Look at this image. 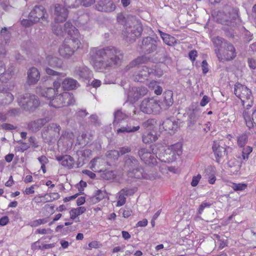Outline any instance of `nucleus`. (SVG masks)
Masks as SVG:
<instances>
[{"label":"nucleus","mask_w":256,"mask_h":256,"mask_svg":"<svg viewBox=\"0 0 256 256\" xmlns=\"http://www.w3.org/2000/svg\"><path fill=\"white\" fill-rule=\"evenodd\" d=\"M90 62L94 70L103 72L119 64L122 58V52L114 46L92 48L89 54Z\"/></svg>","instance_id":"nucleus-1"},{"label":"nucleus","mask_w":256,"mask_h":256,"mask_svg":"<svg viewBox=\"0 0 256 256\" xmlns=\"http://www.w3.org/2000/svg\"><path fill=\"white\" fill-rule=\"evenodd\" d=\"M54 88H38L36 92L42 96L46 98L48 101L49 106L56 108L72 105L74 100L72 94L68 92H64L58 94V90L60 86V81L56 80L53 82Z\"/></svg>","instance_id":"nucleus-2"},{"label":"nucleus","mask_w":256,"mask_h":256,"mask_svg":"<svg viewBox=\"0 0 256 256\" xmlns=\"http://www.w3.org/2000/svg\"><path fill=\"white\" fill-rule=\"evenodd\" d=\"M65 26L66 30L69 27L72 28L74 34L71 32L70 30H68V34L70 38L64 40L60 46L58 52L62 56L68 58L74 54L76 50L80 48L82 36L78 30L70 22H67Z\"/></svg>","instance_id":"nucleus-3"},{"label":"nucleus","mask_w":256,"mask_h":256,"mask_svg":"<svg viewBox=\"0 0 256 256\" xmlns=\"http://www.w3.org/2000/svg\"><path fill=\"white\" fill-rule=\"evenodd\" d=\"M125 166L128 170V176L130 178H142L150 180H154L159 178L158 174H155L144 172L143 170L138 167V161L133 156L126 158Z\"/></svg>","instance_id":"nucleus-4"},{"label":"nucleus","mask_w":256,"mask_h":256,"mask_svg":"<svg viewBox=\"0 0 256 256\" xmlns=\"http://www.w3.org/2000/svg\"><path fill=\"white\" fill-rule=\"evenodd\" d=\"M124 26L122 34L130 42L140 36L142 30L141 24L133 17L126 20Z\"/></svg>","instance_id":"nucleus-5"},{"label":"nucleus","mask_w":256,"mask_h":256,"mask_svg":"<svg viewBox=\"0 0 256 256\" xmlns=\"http://www.w3.org/2000/svg\"><path fill=\"white\" fill-rule=\"evenodd\" d=\"M148 59L146 56L138 57L130 62L126 68V70H130V68H137L139 70L138 73L134 76V80L135 81L142 82L147 78L148 76L152 72V70L148 68L143 66L140 67V64L146 63Z\"/></svg>","instance_id":"nucleus-6"},{"label":"nucleus","mask_w":256,"mask_h":256,"mask_svg":"<svg viewBox=\"0 0 256 256\" xmlns=\"http://www.w3.org/2000/svg\"><path fill=\"white\" fill-rule=\"evenodd\" d=\"M182 154V144L177 142L167 147L164 153L160 154L158 160L164 163L172 162L176 159L177 156Z\"/></svg>","instance_id":"nucleus-7"},{"label":"nucleus","mask_w":256,"mask_h":256,"mask_svg":"<svg viewBox=\"0 0 256 256\" xmlns=\"http://www.w3.org/2000/svg\"><path fill=\"white\" fill-rule=\"evenodd\" d=\"M234 93L241 100L244 107H247V109H248L252 106L253 97L250 90L246 86L240 83H236L234 85Z\"/></svg>","instance_id":"nucleus-8"},{"label":"nucleus","mask_w":256,"mask_h":256,"mask_svg":"<svg viewBox=\"0 0 256 256\" xmlns=\"http://www.w3.org/2000/svg\"><path fill=\"white\" fill-rule=\"evenodd\" d=\"M48 66L53 68H61L62 66V60L58 57L51 54L46 56L44 66L46 72L49 75L58 76L60 77H65L66 76V74L56 72L48 68Z\"/></svg>","instance_id":"nucleus-9"},{"label":"nucleus","mask_w":256,"mask_h":256,"mask_svg":"<svg viewBox=\"0 0 256 256\" xmlns=\"http://www.w3.org/2000/svg\"><path fill=\"white\" fill-rule=\"evenodd\" d=\"M140 109L146 114H156L160 112L162 106L157 98H152L144 99L141 102Z\"/></svg>","instance_id":"nucleus-10"},{"label":"nucleus","mask_w":256,"mask_h":256,"mask_svg":"<svg viewBox=\"0 0 256 256\" xmlns=\"http://www.w3.org/2000/svg\"><path fill=\"white\" fill-rule=\"evenodd\" d=\"M19 106L28 110L32 111L39 105L38 99L34 95L26 94L18 98Z\"/></svg>","instance_id":"nucleus-11"},{"label":"nucleus","mask_w":256,"mask_h":256,"mask_svg":"<svg viewBox=\"0 0 256 256\" xmlns=\"http://www.w3.org/2000/svg\"><path fill=\"white\" fill-rule=\"evenodd\" d=\"M215 53L218 58L220 60H230L235 58L236 50L234 46L228 43L221 50L214 49Z\"/></svg>","instance_id":"nucleus-12"},{"label":"nucleus","mask_w":256,"mask_h":256,"mask_svg":"<svg viewBox=\"0 0 256 256\" xmlns=\"http://www.w3.org/2000/svg\"><path fill=\"white\" fill-rule=\"evenodd\" d=\"M14 86V84L4 86L0 85V105L8 104L13 101L14 96L10 92L13 90Z\"/></svg>","instance_id":"nucleus-13"},{"label":"nucleus","mask_w":256,"mask_h":256,"mask_svg":"<svg viewBox=\"0 0 256 256\" xmlns=\"http://www.w3.org/2000/svg\"><path fill=\"white\" fill-rule=\"evenodd\" d=\"M60 126L54 123L50 124L42 132V138L47 142L52 141L53 138H58L60 135Z\"/></svg>","instance_id":"nucleus-14"},{"label":"nucleus","mask_w":256,"mask_h":256,"mask_svg":"<svg viewBox=\"0 0 256 256\" xmlns=\"http://www.w3.org/2000/svg\"><path fill=\"white\" fill-rule=\"evenodd\" d=\"M30 16L34 22H37L41 20L46 24L48 23V14L43 6H36L30 12Z\"/></svg>","instance_id":"nucleus-15"},{"label":"nucleus","mask_w":256,"mask_h":256,"mask_svg":"<svg viewBox=\"0 0 256 256\" xmlns=\"http://www.w3.org/2000/svg\"><path fill=\"white\" fill-rule=\"evenodd\" d=\"M138 154L141 160L146 164H158L154 154L151 152L150 149L142 148L138 150Z\"/></svg>","instance_id":"nucleus-16"},{"label":"nucleus","mask_w":256,"mask_h":256,"mask_svg":"<svg viewBox=\"0 0 256 256\" xmlns=\"http://www.w3.org/2000/svg\"><path fill=\"white\" fill-rule=\"evenodd\" d=\"M65 7L60 4L56 5L54 12L55 22H62L66 20L68 16V10Z\"/></svg>","instance_id":"nucleus-17"},{"label":"nucleus","mask_w":256,"mask_h":256,"mask_svg":"<svg viewBox=\"0 0 256 256\" xmlns=\"http://www.w3.org/2000/svg\"><path fill=\"white\" fill-rule=\"evenodd\" d=\"M243 117L247 127L250 129L256 127V109L251 113L248 109L243 112Z\"/></svg>","instance_id":"nucleus-18"},{"label":"nucleus","mask_w":256,"mask_h":256,"mask_svg":"<svg viewBox=\"0 0 256 256\" xmlns=\"http://www.w3.org/2000/svg\"><path fill=\"white\" fill-rule=\"evenodd\" d=\"M60 76L56 80L60 81V86L64 90H70L77 88L80 84L76 80L72 78H65L62 81L61 80Z\"/></svg>","instance_id":"nucleus-19"},{"label":"nucleus","mask_w":256,"mask_h":256,"mask_svg":"<svg viewBox=\"0 0 256 256\" xmlns=\"http://www.w3.org/2000/svg\"><path fill=\"white\" fill-rule=\"evenodd\" d=\"M106 164V161L102 158H94L90 163V168L94 172H100Z\"/></svg>","instance_id":"nucleus-20"},{"label":"nucleus","mask_w":256,"mask_h":256,"mask_svg":"<svg viewBox=\"0 0 256 256\" xmlns=\"http://www.w3.org/2000/svg\"><path fill=\"white\" fill-rule=\"evenodd\" d=\"M98 10L104 12H112L116 9V5L111 1L100 0L96 6Z\"/></svg>","instance_id":"nucleus-21"},{"label":"nucleus","mask_w":256,"mask_h":256,"mask_svg":"<svg viewBox=\"0 0 256 256\" xmlns=\"http://www.w3.org/2000/svg\"><path fill=\"white\" fill-rule=\"evenodd\" d=\"M222 142L214 141L212 147L216 161L218 162L226 152L224 148L222 146Z\"/></svg>","instance_id":"nucleus-22"},{"label":"nucleus","mask_w":256,"mask_h":256,"mask_svg":"<svg viewBox=\"0 0 256 256\" xmlns=\"http://www.w3.org/2000/svg\"><path fill=\"white\" fill-rule=\"evenodd\" d=\"M40 78V73L36 68H32L28 71L27 82L28 84H34Z\"/></svg>","instance_id":"nucleus-23"},{"label":"nucleus","mask_w":256,"mask_h":256,"mask_svg":"<svg viewBox=\"0 0 256 256\" xmlns=\"http://www.w3.org/2000/svg\"><path fill=\"white\" fill-rule=\"evenodd\" d=\"M56 159L61 162L62 166L68 168H72L74 166V160L70 156H56Z\"/></svg>","instance_id":"nucleus-24"},{"label":"nucleus","mask_w":256,"mask_h":256,"mask_svg":"<svg viewBox=\"0 0 256 256\" xmlns=\"http://www.w3.org/2000/svg\"><path fill=\"white\" fill-rule=\"evenodd\" d=\"M74 75L78 76L81 78L87 79L91 76V72L88 68L82 66L75 68Z\"/></svg>","instance_id":"nucleus-25"},{"label":"nucleus","mask_w":256,"mask_h":256,"mask_svg":"<svg viewBox=\"0 0 256 256\" xmlns=\"http://www.w3.org/2000/svg\"><path fill=\"white\" fill-rule=\"evenodd\" d=\"M49 120L47 118H40L32 121L28 124V128L33 132H37Z\"/></svg>","instance_id":"nucleus-26"},{"label":"nucleus","mask_w":256,"mask_h":256,"mask_svg":"<svg viewBox=\"0 0 256 256\" xmlns=\"http://www.w3.org/2000/svg\"><path fill=\"white\" fill-rule=\"evenodd\" d=\"M140 126H132L130 123H128L126 124H122L120 128L116 130L117 134L130 133L134 132L139 130Z\"/></svg>","instance_id":"nucleus-27"},{"label":"nucleus","mask_w":256,"mask_h":256,"mask_svg":"<svg viewBox=\"0 0 256 256\" xmlns=\"http://www.w3.org/2000/svg\"><path fill=\"white\" fill-rule=\"evenodd\" d=\"M59 23L60 22H54V24L52 26V30L55 34L58 36H62L64 33L66 32L68 34V30H70L71 32L74 34V32L72 28L69 27L66 30L64 26V29ZM66 24H64V26Z\"/></svg>","instance_id":"nucleus-28"},{"label":"nucleus","mask_w":256,"mask_h":256,"mask_svg":"<svg viewBox=\"0 0 256 256\" xmlns=\"http://www.w3.org/2000/svg\"><path fill=\"white\" fill-rule=\"evenodd\" d=\"M158 32L164 42L167 45L172 46L176 43V39L168 34L163 32L160 30Z\"/></svg>","instance_id":"nucleus-29"},{"label":"nucleus","mask_w":256,"mask_h":256,"mask_svg":"<svg viewBox=\"0 0 256 256\" xmlns=\"http://www.w3.org/2000/svg\"><path fill=\"white\" fill-rule=\"evenodd\" d=\"M157 139L158 136L154 130L146 133L142 136V141L145 144L151 143L155 142Z\"/></svg>","instance_id":"nucleus-30"},{"label":"nucleus","mask_w":256,"mask_h":256,"mask_svg":"<svg viewBox=\"0 0 256 256\" xmlns=\"http://www.w3.org/2000/svg\"><path fill=\"white\" fill-rule=\"evenodd\" d=\"M162 128L170 132V131L174 132L178 128V125L171 120L166 119L162 124Z\"/></svg>","instance_id":"nucleus-31"},{"label":"nucleus","mask_w":256,"mask_h":256,"mask_svg":"<svg viewBox=\"0 0 256 256\" xmlns=\"http://www.w3.org/2000/svg\"><path fill=\"white\" fill-rule=\"evenodd\" d=\"M212 42L215 47V49H218L221 51L224 46L228 44L225 42V40L220 36H215L212 38Z\"/></svg>","instance_id":"nucleus-32"},{"label":"nucleus","mask_w":256,"mask_h":256,"mask_svg":"<svg viewBox=\"0 0 256 256\" xmlns=\"http://www.w3.org/2000/svg\"><path fill=\"white\" fill-rule=\"evenodd\" d=\"M86 210V208L84 206H80L76 208H72L70 212V219L74 220L78 216L84 214Z\"/></svg>","instance_id":"nucleus-33"},{"label":"nucleus","mask_w":256,"mask_h":256,"mask_svg":"<svg viewBox=\"0 0 256 256\" xmlns=\"http://www.w3.org/2000/svg\"><path fill=\"white\" fill-rule=\"evenodd\" d=\"M162 109H167L173 104L172 94L171 92H168L165 96L164 103H160Z\"/></svg>","instance_id":"nucleus-34"},{"label":"nucleus","mask_w":256,"mask_h":256,"mask_svg":"<svg viewBox=\"0 0 256 256\" xmlns=\"http://www.w3.org/2000/svg\"><path fill=\"white\" fill-rule=\"evenodd\" d=\"M154 40L150 37H146L143 39L142 44L144 46L148 47L146 50L150 52L156 49V46L154 43Z\"/></svg>","instance_id":"nucleus-35"},{"label":"nucleus","mask_w":256,"mask_h":256,"mask_svg":"<svg viewBox=\"0 0 256 256\" xmlns=\"http://www.w3.org/2000/svg\"><path fill=\"white\" fill-rule=\"evenodd\" d=\"M128 116L124 114L120 110H118L114 113V120L113 122L114 125L116 126L120 121L128 118Z\"/></svg>","instance_id":"nucleus-36"},{"label":"nucleus","mask_w":256,"mask_h":256,"mask_svg":"<svg viewBox=\"0 0 256 256\" xmlns=\"http://www.w3.org/2000/svg\"><path fill=\"white\" fill-rule=\"evenodd\" d=\"M149 88L154 90V92L156 95H160L162 92V88L158 84L157 82L152 80L148 84Z\"/></svg>","instance_id":"nucleus-37"},{"label":"nucleus","mask_w":256,"mask_h":256,"mask_svg":"<svg viewBox=\"0 0 256 256\" xmlns=\"http://www.w3.org/2000/svg\"><path fill=\"white\" fill-rule=\"evenodd\" d=\"M118 194L116 206H120L125 204L126 195L124 193V190H122L118 192Z\"/></svg>","instance_id":"nucleus-38"},{"label":"nucleus","mask_w":256,"mask_h":256,"mask_svg":"<svg viewBox=\"0 0 256 256\" xmlns=\"http://www.w3.org/2000/svg\"><path fill=\"white\" fill-rule=\"evenodd\" d=\"M66 8H75L80 4V0H62Z\"/></svg>","instance_id":"nucleus-39"},{"label":"nucleus","mask_w":256,"mask_h":256,"mask_svg":"<svg viewBox=\"0 0 256 256\" xmlns=\"http://www.w3.org/2000/svg\"><path fill=\"white\" fill-rule=\"evenodd\" d=\"M248 140V136L246 134H243L238 138V144L240 147H243L246 144Z\"/></svg>","instance_id":"nucleus-40"},{"label":"nucleus","mask_w":256,"mask_h":256,"mask_svg":"<svg viewBox=\"0 0 256 256\" xmlns=\"http://www.w3.org/2000/svg\"><path fill=\"white\" fill-rule=\"evenodd\" d=\"M48 222L46 218H40L31 222L30 224L32 227H37L40 225L44 224Z\"/></svg>","instance_id":"nucleus-41"},{"label":"nucleus","mask_w":256,"mask_h":256,"mask_svg":"<svg viewBox=\"0 0 256 256\" xmlns=\"http://www.w3.org/2000/svg\"><path fill=\"white\" fill-rule=\"evenodd\" d=\"M234 191H241L246 188L247 184H245L232 183L230 186Z\"/></svg>","instance_id":"nucleus-42"},{"label":"nucleus","mask_w":256,"mask_h":256,"mask_svg":"<svg viewBox=\"0 0 256 256\" xmlns=\"http://www.w3.org/2000/svg\"><path fill=\"white\" fill-rule=\"evenodd\" d=\"M2 74L0 78V80L2 82H4V78H6L7 76V79L10 78V75L8 72H5V68L4 67V64L2 61H0V76Z\"/></svg>","instance_id":"nucleus-43"},{"label":"nucleus","mask_w":256,"mask_h":256,"mask_svg":"<svg viewBox=\"0 0 256 256\" xmlns=\"http://www.w3.org/2000/svg\"><path fill=\"white\" fill-rule=\"evenodd\" d=\"M252 148L250 146L244 147L242 150V156L244 160H248L249 154L252 152Z\"/></svg>","instance_id":"nucleus-44"},{"label":"nucleus","mask_w":256,"mask_h":256,"mask_svg":"<svg viewBox=\"0 0 256 256\" xmlns=\"http://www.w3.org/2000/svg\"><path fill=\"white\" fill-rule=\"evenodd\" d=\"M120 156V152L118 150H112L108 152L106 156L109 158H112L114 160H117Z\"/></svg>","instance_id":"nucleus-45"},{"label":"nucleus","mask_w":256,"mask_h":256,"mask_svg":"<svg viewBox=\"0 0 256 256\" xmlns=\"http://www.w3.org/2000/svg\"><path fill=\"white\" fill-rule=\"evenodd\" d=\"M136 89L137 87L132 88L128 94V96L133 98L134 100H137L140 98L138 92L136 90Z\"/></svg>","instance_id":"nucleus-46"},{"label":"nucleus","mask_w":256,"mask_h":256,"mask_svg":"<svg viewBox=\"0 0 256 256\" xmlns=\"http://www.w3.org/2000/svg\"><path fill=\"white\" fill-rule=\"evenodd\" d=\"M106 196V193L104 191L98 190L95 193V198L97 202H99L102 200Z\"/></svg>","instance_id":"nucleus-47"},{"label":"nucleus","mask_w":256,"mask_h":256,"mask_svg":"<svg viewBox=\"0 0 256 256\" xmlns=\"http://www.w3.org/2000/svg\"><path fill=\"white\" fill-rule=\"evenodd\" d=\"M202 176L199 174L196 176H193L190 183L191 186L193 187L196 186L198 184Z\"/></svg>","instance_id":"nucleus-48"},{"label":"nucleus","mask_w":256,"mask_h":256,"mask_svg":"<svg viewBox=\"0 0 256 256\" xmlns=\"http://www.w3.org/2000/svg\"><path fill=\"white\" fill-rule=\"evenodd\" d=\"M34 23H36V22H34L32 20H31L30 16H28V19H23L21 22L22 24L26 27L30 26Z\"/></svg>","instance_id":"nucleus-49"},{"label":"nucleus","mask_w":256,"mask_h":256,"mask_svg":"<svg viewBox=\"0 0 256 256\" xmlns=\"http://www.w3.org/2000/svg\"><path fill=\"white\" fill-rule=\"evenodd\" d=\"M38 186L36 184H34L30 186L29 188H26V190L24 191V193L27 195H30L32 194L34 192V188H38Z\"/></svg>","instance_id":"nucleus-50"},{"label":"nucleus","mask_w":256,"mask_h":256,"mask_svg":"<svg viewBox=\"0 0 256 256\" xmlns=\"http://www.w3.org/2000/svg\"><path fill=\"white\" fill-rule=\"evenodd\" d=\"M52 230L49 228H38L36 230V232L41 234H51Z\"/></svg>","instance_id":"nucleus-51"},{"label":"nucleus","mask_w":256,"mask_h":256,"mask_svg":"<svg viewBox=\"0 0 256 256\" xmlns=\"http://www.w3.org/2000/svg\"><path fill=\"white\" fill-rule=\"evenodd\" d=\"M10 37V34L9 32H8L7 28H2L0 34V38H4L6 40V43H7L6 40H8L6 38H9Z\"/></svg>","instance_id":"nucleus-52"},{"label":"nucleus","mask_w":256,"mask_h":256,"mask_svg":"<svg viewBox=\"0 0 256 256\" xmlns=\"http://www.w3.org/2000/svg\"><path fill=\"white\" fill-rule=\"evenodd\" d=\"M120 213L122 214L123 217H124V218H128L132 214V211L130 209H128V208H126V209L121 208L120 210Z\"/></svg>","instance_id":"nucleus-53"},{"label":"nucleus","mask_w":256,"mask_h":256,"mask_svg":"<svg viewBox=\"0 0 256 256\" xmlns=\"http://www.w3.org/2000/svg\"><path fill=\"white\" fill-rule=\"evenodd\" d=\"M114 174L112 171H107L104 173L102 178L106 180H110L114 178Z\"/></svg>","instance_id":"nucleus-54"},{"label":"nucleus","mask_w":256,"mask_h":256,"mask_svg":"<svg viewBox=\"0 0 256 256\" xmlns=\"http://www.w3.org/2000/svg\"><path fill=\"white\" fill-rule=\"evenodd\" d=\"M212 204L208 202H204L198 208L199 214H202L204 210L206 208H209Z\"/></svg>","instance_id":"nucleus-55"},{"label":"nucleus","mask_w":256,"mask_h":256,"mask_svg":"<svg viewBox=\"0 0 256 256\" xmlns=\"http://www.w3.org/2000/svg\"><path fill=\"white\" fill-rule=\"evenodd\" d=\"M122 190H124L126 196H128L132 195L136 191L137 188H124Z\"/></svg>","instance_id":"nucleus-56"},{"label":"nucleus","mask_w":256,"mask_h":256,"mask_svg":"<svg viewBox=\"0 0 256 256\" xmlns=\"http://www.w3.org/2000/svg\"><path fill=\"white\" fill-rule=\"evenodd\" d=\"M136 90H138V92L139 94L140 95V97L144 96L148 92L147 88L144 86L137 87V89H136Z\"/></svg>","instance_id":"nucleus-57"},{"label":"nucleus","mask_w":256,"mask_h":256,"mask_svg":"<svg viewBox=\"0 0 256 256\" xmlns=\"http://www.w3.org/2000/svg\"><path fill=\"white\" fill-rule=\"evenodd\" d=\"M216 241L215 242L216 244H218L220 245V248H222L224 247V246L226 244V242L224 240L220 239V236H216Z\"/></svg>","instance_id":"nucleus-58"},{"label":"nucleus","mask_w":256,"mask_h":256,"mask_svg":"<svg viewBox=\"0 0 256 256\" xmlns=\"http://www.w3.org/2000/svg\"><path fill=\"white\" fill-rule=\"evenodd\" d=\"M131 150V148L129 146H124L120 148L119 152L120 155H123L125 154L130 152Z\"/></svg>","instance_id":"nucleus-59"},{"label":"nucleus","mask_w":256,"mask_h":256,"mask_svg":"<svg viewBox=\"0 0 256 256\" xmlns=\"http://www.w3.org/2000/svg\"><path fill=\"white\" fill-rule=\"evenodd\" d=\"M208 182L210 184H214L216 180L214 172L208 174Z\"/></svg>","instance_id":"nucleus-60"},{"label":"nucleus","mask_w":256,"mask_h":256,"mask_svg":"<svg viewBox=\"0 0 256 256\" xmlns=\"http://www.w3.org/2000/svg\"><path fill=\"white\" fill-rule=\"evenodd\" d=\"M95 2V0H80V4L86 6H90Z\"/></svg>","instance_id":"nucleus-61"},{"label":"nucleus","mask_w":256,"mask_h":256,"mask_svg":"<svg viewBox=\"0 0 256 256\" xmlns=\"http://www.w3.org/2000/svg\"><path fill=\"white\" fill-rule=\"evenodd\" d=\"M50 198L48 199V200H51V202L58 200L60 198V196L57 192H52L50 193Z\"/></svg>","instance_id":"nucleus-62"},{"label":"nucleus","mask_w":256,"mask_h":256,"mask_svg":"<svg viewBox=\"0 0 256 256\" xmlns=\"http://www.w3.org/2000/svg\"><path fill=\"white\" fill-rule=\"evenodd\" d=\"M210 101L209 98L206 96H204L200 101V105L202 106H204Z\"/></svg>","instance_id":"nucleus-63"},{"label":"nucleus","mask_w":256,"mask_h":256,"mask_svg":"<svg viewBox=\"0 0 256 256\" xmlns=\"http://www.w3.org/2000/svg\"><path fill=\"white\" fill-rule=\"evenodd\" d=\"M248 64L249 66L252 69H255L256 68V61L252 58H248Z\"/></svg>","instance_id":"nucleus-64"}]
</instances>
